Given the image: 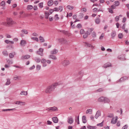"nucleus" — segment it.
Segmentation results:
<instances>
[{
	"instance_id": "9b49d317",
	"label": "nucleus",
	"mask_w": 129,
	"mask_h": 129,
	"mask_svg": "<svg viewBox=\"0 0 129 129\" xmlns=\"http://www.w3.org/2000/svg\"><path fill=\"white\" fill-rule=\"evenodd\" d=\"M26 43L25 40H22L21 41L20 43V45L22 46H24Z\"/></svg>"
},
{
	"instance_id": "58836bf2",
	"label": "nucleus",
	"mask_w": 129,
	"mask_h": 129,
	"mask_svg": "<svg viewBox=\"0 0 129 129\" xmlns=\"http://www.w3.org/2000/svg\"><path fill=\"white\" fill-rule=\"evenodd\" d=\"M21 78V77L19 76H17L14 78V79L15 80H19Z\"/></svg>"
},
{
	"instance_id": "412c9836",
	"label": "nucleus",
	"mask_w": 129,
	"mask_h": 129,
	"mask_svg": "<svg viewBox=\"0 0 129 129\" xmlns=\"http://www.w3.org/2000/svg\"><path fill=\"white\" fill-rule=\"evenodd\" d=\"M82 120L83 122L84 123H85L86 122L87 120L85 116H82Z\"/></svg>"
},
{
	"instance_id": "b1692460",
	"label": "nucleus",
	"mask_w": 129,
	"mask_h": 129,
	"mask_svg": "<svg viewBox=\"0 0 129 129\" xmlns=\"http://www.w3.org/2000/svg\"><path fill=\"white\" fill-rule=\"evenodd\" d=\"M75 120L76 122L77 123V124H79V115L76 116Z\"/></svg>"
},
{
	"instance_id": "13d9d810",
	"label": "nucleus",
	"mask_w": 129,
	"mask_h": 129,
	"mask_svg": "<svg viewBox=\"0 0 129 129\" xmlns=\"http://www.w3.org/2000/svg\"><path fill=\"white\" fill-rule=\"evenodd\" d=\"M9 57L10 58H13L14 57V55L12 53H10L9 55Z\"/></svg>"
},
{
	"instance_id": "c9c22d12",
	"label": "nucleus",
	"mask_w": 129,
	"mask_h": 129,
	"mask_svg": "<svg viewBox=\"0 0 129 129\" xmlns=\"http://www.w3.org/2000/svg\"><path fill=\"white\" fill-rule=\"evenodd\" d=\"M87 11V9L85 8H82L81 10V12H85Z\"/></svg>"
},
{
	"instance_id": "3c124183",
	"label": "nucleus",
	"mask_w": 129,
	"mask_h": 129,
	"mask_svg": "<svg viewBox=\"0 0 129 129\" xmlns=\"http://www.w3.org/2000/svg\"><path fill=\"white\" fill-rule=\"evenodd\" d=\"M41 68V66L40 65H37L36 66V69L38 70H40Z\"/></svg>"
},
{
	"instance_id": "1a4fd4ad",
	"label": "nucleus",
	"mask_w": 129,
	"mask_h": 129,
	"mask_svg": "<svg viewBox=\"0 0 129 129\" xmlns=\"http://www.w3.org/2000/svg\"><path fill=\"white\" fill-rule=\"evenodd\" d=\"M7 24L9 25H12L14 23V22L11 19H8L7 21Z\"/></svg>"
},
{
	"instance_id": "5701e85b",
	"label": "nucleus",
	"mask_w": 129,
	"mask_h": 129,
	"mask_svg": "<svg viewBox=\"0 0 129 129\" xmlns=\"http://www.w3.org/2000/svg\"><path fill=\"white\" fill-rule=\"evenodd\" d=\"M33 7L32 6L28 5L27 6L26 9L27 10H30L33 9Z\"/></svg>"
},
{
	"instance_id": "8fccbe9b",
	"label": "nucleus",
	"mask_w": 129,
	"mask_h": 129,
	"mask_svg": "<svg viewBox=\"0 0 129 129\" xmlns=\"http://www.w3.org/2000/svg\"><path fill=\"white\" fill-rule=\"evenodd\" d=\"M3 54L5 56H8V53L7 51H4L3 52Z\"/></svg>"
},
{
	"instance_id": "f03ea898",
	"label": "nucleus",
	"mask_w": 129,
	"mask_h": 129,
	"mask_svg": "<svg viewBox=\"0 0 129 129\" xmlns=\"http://www.w3.org/2000/svg\"><path fill=\"white\" fill-rule=\"evenodd\" d=\"M54 90L52 87L51 85L47 87L46 88L45 92L46 93H51V92Z\"/></svg>"
},
{
	"instance_id": "2eb2a0df",
	"label": "nucleus",
	"mask_w": 129,
	"mask_h": 129,
	"mask_svg": "<svg viewBox=\"0 0 129 129\" xmlns=\"http://www.w3.org/2000/svg\"><path fill=\"white\" fill-rule=\"evenodd\" d=\"M68 122L69 123L71 124L73 122V120L72 117H69L68 118Z\"/></svg>"
},
{
	"instance_id": "79ce46f5",
	"label": "nucleus",
	"mask_w": 129,
	"mask_h": 129,
	"mask_svg": "<svg viewBox=\"0 0 129 129\" xmlns=\"http://www.w3.org/2000/svg\"><path fill=\"white\" fill-rule=\"evenodd\" d=\"M10 80L8 79L7 80V81L5 84V85H9L10 84Z\"/></svg>"
},
{
	"instance_id": "393cba45",
	"label": "nucleus",
	"mask_w": 129,
	"mask_h": 129,
	"mask_svg": "<svg viewBox=\"0 0 129 129\" xmlns=\"http://www.w3.org/2000/svg\"><path fill=\"white\" fill-rule=\"evenodd\" d=\"M49 58L54 60H56L57 59L56 57L55 56L52 55H49Z\"/></svg>"
},
{
	"instance_id": "a878e982",
	"label": "nucleus",
	"mask_w": 129,
	"mask_h": 129,
	"mask_svg": "<svg viewBox=\"0 0 129 129\" xmlns=\"http://www.w3.org/2000/svg\"><path fill=\"white\" fill-rule=\"evenodd\" d=\"M92 109H87L86 111V113L87 114L89 113L91 114H92Z\"/></svg>"
},
{
	"instance_id": "6ab92c4d",
	"label": "nucleus",
	"mask_w": 129,
	"mask_h": 129,
	"mask_svg": "<svg viewBox=\"0 0 129 129\" xmlns=\"http://www.w3.org/2000/svg\"><path fill=\"white\" fill-rule=\"evenodd\" d=\"M87 128L88 129H96V127L95 126H93L88 125L87 126Z\"/></svg>"
},
{
	"instance_id": "72a5a7b5",
	"label": "nucleus",
	"mask_w": 129,
	"mask_h": 129,
	"mask_svg": "<svg viewBox=\"0 0 129 129\" xmlns=\"http://www.w3.org/2000/svg\"><path fill=\"white\" fill-rule=\"evenodd\" d=\"M45 18L46 19H48L49 16V13H48L47 12H45Z\"/></svg>"
},
{
	"instance_id": "2f4dec72",
	"label": "nucleus",
	"mask_w": 129,
	"mask_h": 129,
	"mask_svg": "<svg viewBox=\"0 0 129 129\" xmlns=\"http://www.w3.org/2000/svg\"><path fill=\"white\" fill-rule=\"evenodd\" d=\"M91 36L93 38H95L96 37V34L95 32L93 31L92 33Z\"/></svg>"
},
{
	"instance_id": "20e7f679",
	"label": "nucleus",
	"mask_w": 129,
	"mask_h": 129,
	"mask_svg": "<svg viewBox=\"0 0 129 129\" xmlns=\"http://www.w3.org/2000/svg\"><path fill=\"white\" fill-rule=\"evenodd\" d=\"M43 49L42 48H40L39 50L37 51V53L38 55L42 56L43 55Z\"/></svg>"
},
{
	"instance_id": "052dcab7",
	"label": "nucleus",
	"mask_w": 129,
	"mask_h": 129,
	"mask_svg": "<svg viewBox=\"0 0 129 129\" xmlns=\"http://www.w3.org/2000/svg\"><path fill=\"white\" fill-rule=\"evenodd\" d=\"M84 31L83 29H81L80 31V33L81 34H82L84 33Z\"/></svg>"
},
{
	"instance_id": "dca6fc26",
	"label": "nucleus",
	"mask_w": 129,
	"mask_h": 129,
	"mask_svg": "<svg viewBox=\"0 0 129 129\" xmlns=\"http://www.w3.org/2000/svg\"><path fill=\"white\" fill-rule=\"evenodd\" d=\"M110 102V100L107 97H104V102L109 103Z\"/></svg>"
},
{
	"instance_id": "c03bdc74",
	"label": "nucleus",
	"mask_w": 129,
	"mask_h": 129,
	"mask_svg": "<svg viewBox=\"0 0 129 129\" xmlns=\"http://www.w3.org/2000/svg\"><path fill=\"white\" fill-rule=\"evenodd\" d=\"M15 109V108H13V109H4L2 110V111H10L11 110H13Z\"/></svg>"
},
{
	"instance_id": "4c0bfd02",
	"label": "nucleus",
	"mask_w": 129,
	"mask_h": 129,
	"mask_svg": "<svg viewBox=\"0 0 129 129\" xmlns=\"http://www.w3.org/2000/svg\"><path fill=\"white\" fill-rule=\"evenodd\" d=\"M21 31L23 33L25 34H27L28 33L27 31L25 29H23L21 30Z\"/></svg>"
},
{
	"instance_id": "37998d69",
	"label": "nucleus",
	"mask_w": 129,
	"mask_h": 129,
	"mask_svg": "<svg viewBox=\"0 0 129 129\" xmlns=\"http://www.w3.org/2000/svg\"><path fill=\"white\" fill-rule=\"evenodd\" d=\"M35 61L37 63H39L41 61L40 59L39 58H36L35 59Z\"/></svg>"
},
{
	"instance_id": "774afa93",
	"label": "nucleus",
	"mask_w": 129,
	"mask_h": 129,
	"mask_svg": "<svg viewBox=\"0 0 129 129\" xmlns=\"http://www.w3.org/2000/svg\"><path fill=\"white\" fill-rule=\"evenodd\" d=\"M71 26H72V28H74L75 27V26L74 25H73V22H71Z\"/></svg>"
},
{
	"instance_id": "4be33fe9",
	"label": "nucleus",
	"mask_w": 129,
	"mask_h": 129,
	"mask_svg": "<svg viewBox=\"0 0 129 129\" xmlns=\"http://www.w3.org/2000/svg\"><path fill=\"white\" fill-rule=\"evenodd\" d=\"M53 1L52 0H49L48 3V5L49 6H51L53 4Z\"/></svg>"
},
{
	"instance_id": "9d476101",
	"label": "nucleus",
	"mask_w": 129,
	"mask_h": 129,
	"mask_svg": "<svg viewBox=\"0 0 129 129\" xmlns=\"http://www.w3.org/2000/svg\"><path fill=\"white\" fill-rule=\"evenodd\" d=\"M93 12H96L98 11L102 12H103V11L102 10V9L100 8L98 10V9L97 8H94L93 9Z\"/></svg>"
},
{
	"instance_id": "09e8293b",
	"label": "nucleus",
	"mask_w": 129,
	"mask_h": 129,
	"mask_svg": "<svg viewBox=\"0 0 129 129\" xmlns=\"http://www.w3.org/2000/svg\"><path fill=\"white\" fill-rule=\"evenodd\" d=\"M1 5L2 6H4L5 5V1H2L1 4Z\"/></svg>"
},
{
	"instance_id": "a18cd8bd",
	"label": "nucleus",
	"mask_w": 129,
	"mask_h": 129,
	"mask_svg": "<svg viewBox=\"0 0 129 129\" xmlns=\"http://www.w3.org/2000/svg\"><path fill=\"white\" fill-rule=\"evenodd\" d=\"M31 39H32V40H34L36 41L37 42H38L39 41V40H38V38H37V37H32V38H31Z\"/></svg>"
},
{
	"instance_id": "5fc2aeb1",
	"label": "nucleus",
	"mask_w": 129,
	"mask_h": 129,
	"mask_svg": "<svg viewBox=\"0 0 129 129\" xmlns=\"http://www.w3.org/2000/svg\"><path fill=\"white\" fill-rule=\"evenodd\" d=\"M103 90V88H99L96 90L97 92H100L102 91Z\"/></svg>"
},
{
	"instance_id": "7c9ffc66",
	"label": "nucleus",
	"mask_w": 129,
	"mask_h": 129,
	"mask_svg": "<svg viewBox=\"0 0 129 129\" xmlns=\"http://www.w3.org/2000/svg\"><path fill=\"white\" fill-rule=\"evenodd\" d=\"M20 94L21 95H26L27 94V91H21Z\"/></svg>"
},
{
	"instance_id": "bf43d9fd",
	"label": "nucleus",
	"mask_w": 129,
	"mask_h": 129,
	"mask_svg": "<svg viewBox=\"0 0 129 129\" xmlns=\"http://www.w3.org/2000/svg\"><path fill=\"white\" fill-rule=\"evenodd\" d=\"M116 34L115 33L113 32L111 34V36L112 38L116 36Z\"/></svg>"
},
{
	"instance_id": "f704fd0d",
	"label": "nucleus",
	"mask_w": 129,
	"mask_h": 129,
	"mask_svg": "<svg viewBox=\"0 0 129 129\" xmlns=\"http://www.w3.org/2000/svg\"><path fill=\"white\" fill-rule=\"evenodd\" d=\"M57 40L59 42H62L64 41H65V39L64 38H60L57 39Z\"/></svg>"
},
{
	"instance_id": "e433bc0d",
	"label": "nucleus",
	"mask_w": 129,
	"mask_h": 129,
	"mask_svg": "<svg viewBox=\"0 0 129 129\" xmlns=\"http://www.w3.org/2000/svg\"><path fill=\"white\" fill-rule=\"evenodd\" d=\"M54 18L55 20H57L59 19V18L58 16V15L57 14H56L55 15Z\"/></svg>"
},
{
	"instance_id": "680f3d73",
	"label": "nucleus",
	"mask_w": 129,
	"mask_h": 129,
	"mask_svg": "<svg viewBox=\"0 0 129 129\" xmlns=\"http://www.w3.org/2000/svg\"><path fill=\"white\" fill-rule=\"evenodd\" d=\"M72 13H70L69 14H68V13L67 14V17H68V16L71 17L72 16Z\"/></svg>"
},
{
	"instance_id": "0e129e2a",
	"label": "nucleus",
	"mask_w": 129,
	"mask_h": 129,
	"mask_svg": "<svg viewBox=\"0 0 129 129\" xmlns=\"http://www.w3.org/2000/svg\"><path fill=\"white\" fill-rule=\"evenodd\" d=\"M103 121L101 123L98 124H97V125L98 126H103Z\"/></svg>"
},
{
	"instance_id": "f8f14e48",
	"label": "nucleus",
	"mask_w": 129,
	"mask_h": 129,
	"mask_svg": "<svg viewBox=\"0 0 129 129\" xmlns=\"http://www.w3.org/2000/svg\"><path fill=\"white\" fill-rule=\"evenodd\" d=\"M62 63L64 65L66 66L69 64V61L67 60H63L62 61Z\"/></svg>"
},
{
	"instance_id": "4468645a",
	"label": "nucleus",
	"mask_w": 129,
	"mask_h": 129,
	"mask_svg": "<svg viewBox=\"0 0 129 129\" xmlns=\"http://www.w3.org/2000/svg\"><path fill=\"white\" fill-rule=\"evenodd\" d=\"M52 119L54 123H56L58 122V119L57 117H53Z\"/></svg>"
},
{
	"instance_id": "4d7b16f0",
	"label": "nucleus",
	"mask_w": 129,
	"mask_h": 129,
	"mask_svg": "<svg viewBox=\"0 0 129 129\" xmlns=\"http://www.w3.org/2000/svg\"><path fill=\"white\" fill-rule=\"evenodd\" d=\"M76 27L78 28H81L82 27L81 25L80 24H79L77 25Z\"/></svg>"
},
{
	"instance_id": "cd10ccee",
	"label": "nucleus",
	"mask_w": 129,
	"mask_h": 129,
	"mask_svg": "<svg viewBox=\"0 0 129 129\" xmlns=\"http://www.w3.org/2000/svg\"><path fill=\"white\" fill-rule=\"evenodd\" d=\"M111 66V63H109L108 64L107 63L104 64L103 67L104 68H106L107 67Z\"/></svg>"
},
{
	"instance_id": "423d86ee",
	"label": "nucleus",
	"mask_w": 129,
	"mask_h": 129,
	"mask_svg": "<svg viewBox=\"0 0 129 129\" xmlns=\"http://www.w3.org/2000/svg\"><path fill=\"white\" fill-rule=\"evenodd\" d=\"M58 51L55 48H53L52 50L50 51L51 54H56L58 52Z\"/></svg>"
},
{
	"instance_id": "39448f33",
	"label": "nucleus",
	"mask_w": 129,
	"mask_h": 129,
	"mask_svg": "<svg viewBox=\"0 0 129 129\" xmlns=\"http://www.w3.org/2000/svg\"><path fill=\"white\" fill-rule=\"evenodd\" d=\"M63 10V7L61 6H60L57 8H54V11H61Z\"/></svg>"
},
{
	"instance_id": "ea45409f",
	"label": "nucleus",
	"mask_w": 129,
	"mask_h": 129,
	"mask_svg": "<svg viewBox=\"0 0 129 129\" xmlns=\"http://www.w3.org/2000/svg\"><path fill=\"white\" fill-rule=\"evenodd\" d=\"M108 10H109V12L113 14V9H112L110 8H108Z\"/></svg>"
},
{
	"instance_id": "c85d7f7f",
	"label": "nucleus",
	"mask_w": 129,
	"mask_h": 129,
	"mask_svg": "<svg viewBox=\"0 0 129 129\" xmlns=\"http://www.w3.org/2000/svg\"><path fill=\"white\" fill-rule=\"evenodd\" d=\"M114 6L116 7L119 6L120 5V3L119 2L117 1H115L114 2Z\"/></svg>"
},
{
	"instance_id": "a211bd4d",
	"label": "nucleus",
	"mask_w": 129,
	"mask_h": 129,
	"mask_svg": "<svg viewBox=\"0 0 129 129\" xmlns=\"http://www.w3.org/2000/svg\"><path fill=\"white\" fill-rule=\"evenodd\" d=\"M14 104L18 105L20 104V105H24L25 104H25V102H22L20 101L17 102H15Z\"/></svg>"
},
{
	"instance_id": "bb28decb",
	"label": "nucleus",
	"mask_w": 129,
	"mask_h": 129,
	"mask_svg": "<svg viewBox=\"0 0 129 129\" xmlns=\"http://www.w3.org/2000/svg\"><path fill=\"white\" fill-rule=\"evenodd\" d=\"M127 79V78L126 77H123L120 78L119 80V81H125V80Z\"/></svg>"
},
{
	"instance_id": "6e6552de",
	"label": "nucleus",
	"mask_w": 129,
	"mask_h": 129,
	"mask_svg": "<svg viewBox=\"0 0 129 129\" xmlns=\"http://www.w3.org/2000/svg\"><path fill=\"white\" fill-rule=\"evenodd\" d=\"M30 57V56L29 55H25L22 56L21 58L22 59L24 60L25 59H27L29 58Z\"/></svg>"
},
{
	"instance_id": "aec40b11",
	"label": "nucleus",
	"mask_w": 129,
	"mask_h": 129,
	"mask_svg": "<svg viewBox=\"0 0 129 129\" xmlns=\"http://www.w3.org/2000/svg\"><path fill=\"white\" fill-rule=\"evenodd\" d=\"M118 58L120 59L121 60H124L126 59L125 56L123 55L121 56H119Z\"/></svg>"
},
{
	"instance_id": "6e6d98bb",
	"label": "nucleus",
	"mask_w": 129,
	"mask_h": 129,
	"mask_svg": "<svg viewBox=\"0 0 129 129\" xmlns=\"http://www.w3.org/2000/svg\"><path fill=\"white\" fill-rule=\"evenodd\" d=\"M123 36L122 34H119L118 35V37L119 38L121 39Z\"/></svg>"
},
{
	"instance_id": "473e14b6",
	"label": "nucleus",
	"mask_w": 129,
	"mask_h": 129,
	"mask_svg": "<svg viewBox=\"0 0 129 129\" xmlns=\"http://www.w3.org/2000/svg\"><path fill=\"white\" fill-rule=\"evenodd\" d=\"M67 9L70 10H72L74 8V7L73 6L70 5L67 6Z\"/></svg>"
},
{
	"instance_id": "f3484780",
	"label": "nucleus",
	"mask_w": 129,
	"mask_h": 129,
	"mask_svg": "<svg viewBox=\"0 0 129 129\" xmlns=\"http://www.w3.org/2000/svg\"><path fill=\"white\" fill-rule=\"evenodd\" d=\"M98 100L99 102H104V97L103 96H101L99 98Z\"/></svg>"
},
{
	"instance_id": "0eeeda50",
	"label": "nucleus",
	"mask_w": 129,
	"mask_h": 129,
	"mask_svg": "<svg viewBox=\"0 0 129 129\" xmlns=\"http://www.w3.org/2000/svg\"><path fill=\"white\" fill-rule=\"evenodd\" d=\"M118 119V117L117 116L113 118L111 121V123L113 124H115L117 122Z\"/></svg>"
},
{
	"instance_id": "de8ad7c7",
	"label": "nucleus",
	"mask_w": 129,
	"mask_h": 129,
	"mask_svg": "<svg viewBox=\"0 0 129 129\" xmlns=\"http://www.w3.org/2000/svg\"><path fill=\"white\" fill-rule=\"evenodd\" d=\"M95 22L97 24L99 23L100 22V19L99 18L96 19L95 20Z\"/></svg>"
},
{
	"instance_id": "69168bd1",
	"label": "nucleus",
	"mask_w": 129,
	"mask_h": 129,
	"mask_svg": "<svg viewBox=\"0 0 129 129\" xmlns=\"http://www.w3.org/2000/svg\"><path fill=\"white\" fill-rule=\"evenodd\" d=\"M128 126L127 125H125L124 126H123L122 128V129H127Z\"/></svg>"
},
{
	"instance_id": "864d4df0",
	"label": "nucleus",
	"mask_w": 129,
	"mask_h": 129,
	"mask_svg": "<svg viewBox=\"0 0 129 129\" xmlns=\"http://www.w3.org/2000/svg\"><path fill=\"white\" fill-rule=\"evenodd\" d=\"M88 36V34L87 33H85L83 35V37L84 38H86Z\"/></svg>"
},
{
	"instance_id": "338daca9",
	"label": "nucleus",
	"mask_w": 129,
	"mask_h": 129,
	"mask_svg": "<svg viewBox=\"0 0 129 129\" xmlns=\"http://www.w3.org/2000/svg\"><path fill=\"white\" fill-rule=\"evenodd\" d=\"M110 8L113 10L116 8V7L114 5H113L111 6V8Z\"/></svg>"
},
{
	"instance_id": "7ed1b4c3",
	"label": "nucleus",
	"mask_w": 129,
	"mask_h": 129,
	"mask_svg": "<svg viewBox=\"0 0 129 129\" xmlns=\"http://www.w3.org/2000/svg\"><path fill=\"white\" fill-rule=\"evenodd\" d=\"M58 108L55 107H50L47 109V110H51L52 111H56L57 110Z\"/></svg>"
},
{
	"instance_id": "ddd939ff",
	"label": "nucleus",
	"mask_w": 129,
	"mask_h": 129,
	"mask_svg": "<svg viewBox=\"0 0 129 129\" xmlns=\"http://www.w3.org/2000/svg\"><path fill=\"white\" fill-rule=\"evenodd\" d=\"M101 115V113L100 111H98L95 116V118L97 119L98 117Z\"/></svg>"
},
{
	"instance_id": "f257e3e1",
	"label": "nucleus",
	"mask_w": 129,
	"mask_h": 129,
	"mask_svg": "<svg viewBox=\"0 0 129 129\" xmlns=\"http://www.w3.org/2000/svg\"><path fill=\"white\" fill-rule=\"evenodd\" d=\"M51 62L50 60H46L44 58L42 59L41 60V63L43 64V67H45L47 66V64L46 62L48 64H50L51 63Z\"/></svg>"
},
{
	"instance_id": "49530a36",
	"label": "nucleus",
	"mask_w": 129,
	"mask_h": 129,
	"mask_svg": "<svg viewBox=\"0 0 129 129\" xmlns=\"http://www.w3.org/2000/svg\"><path fill=\"white\" fill-rule=\"evenodd\" d=\"M12 63H13L12 61L11 60H8L7 61V63L9 65L10 64H12Z\"/></svg>"
},
{
	"instance_id": "c756f323",
	"label": "nucleus",
	"mask_w": 129,
	"mask_h": 129,
	"mask_svg": "<svg viewBox=\"0 0 129 129\" xmlns=\"http://www.w3.org/2000/svg\"><path fill=\"white\" fill-rule=\"evenodd\" d=\"M58 83H54L53 84H52L51 85L52 87L53 88H54V89L58 85Z\"/></svg>"
},
{
	"instance_id": "e2e57ef3",
	"label": "nucleus",
	"mask_w": 129,
	"mask_h": 129,
	"mask_svg": "<svg viewBox=\"0 0 129 129\" xmlns=\"http://www.w3.org/2000/svg\"><path fill=\"white\" fill-rule=\"evenodd\" d=\"M39 5L40 7L41 8L43 7V3H40L39 4Z\"/></svg>"
},
{
	"instance_id": "603ef678",
	"label": "nucleus",
	"mask_w": 129,
	"mask_h": 129,
	"mask_svg": "<svg viewBox=\"0 0 129 129\" xmlns=\"http://www.w3.org/2000/svg\"><path fill=\"white\" fill-rule=\"evenodd\" d=\"M40 40L41 41V42H44V40L43 38L41 37H39Z\"/></svg>"
},
{
	"instance_id": "a19ab883",
	"label": "nucleus",
	"mask_w": 129,
	"mask_h": 129,
	"mask_svg": "<svg viewBox=\"0 0 129 129\" xmlns=\"http://www.w3.org/2000/svg\"><path fill=\"white\" fill-rule=\"evenodd\" d=\"M104 33H102L101 34V36H100V38H99V39L101 40H102L103 39V38L104 37Z\"/></svg>"
}]
</instances>
